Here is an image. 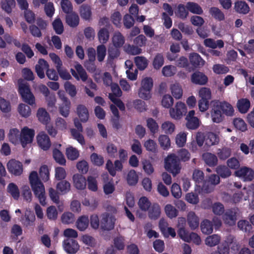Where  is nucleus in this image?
I'll return each mask as SVG.
<instances>
[{
    "instance_id": "45",
    "label": "nucleus",
    "mask_w": 254,
    "mask_h": 254,
    "mask_svg": "<svg viewBox=\"0 0 254 254\" xmlns=\"http://www.w3.org/2000/svg\"><path fill=\"white\" fill-rule=\"evenodd\" d=\"M209 13L215 19L219 21L223 20L225 18L223 13L217 7H211L209 9Z\"/></svg>"
},
{
    "instance_id": "18",
    "label": "nucleus",
    "mask_w": 254,
    "mask_h": 254,
    "mask_svg": "<svg viewBox=\"0 0 254 254\" xmlns=\"http://www.w3.org/2000/svg\"><path fill=\"white\" fill-rule=\"evenodd\" d=\"M76 112L80 121L82 123L88 121L89 117L88 109L83 105H79L76 108Z\"/></svg>"
},
{
    "instance_id": "2",
    "label": "nucleus",
    "mask_w": 254,
    "mask_h": 254,
    "mask_svg": "<svg viewBox=\"0 0 254 254\" xmlns=\"http://www.w3.org/2000/svg\"><path fill=\"white\" fill-rule=\"evenodd\" d=\"M164 167L167 171L175 176L181 171L180 159L175 154L169 155L165 160Z\"/></svg>"
},
{
    "instance_id": "1",
    "label": "nucleus",
    "mask_w": 254,
    "mask_h": 254,
    "mask_svg": "<svg viewBox=\"0 0 254 254\" xmlns=\"http://www.w3.org/2000/svg\"><path fill=\"white\" fill-rule=\"evenodd\" d=\"M29 180L35 196L38 198L42 205H45L46 204L45 187L36 171H33L30 173Z\"/></svg>"
},
{
    "instance_id": "60",
    "label": "nucleus",
    "mask_w": 254,
    "mask_h": 254,
    "mask_svg": "<svg viewBox=\"0 0 254 254\" xmlns=\"http://www.w3.org/2000/svg\"><path fill=\"white\" fill-rule=\"evenodd\" d=\"M106 48L103 44L98 46L97 48V57L99 62H102L106 55Z\"/></svg>"
},
{
    "instance_id": "24",
    "label": "nucleus",
    "mask_w": 254,
    "mask_h": 254,
    "mask_svg": "<svg viewBox=\"0 0 254 254\" xmlns=\"http://www.w3.org/2000/svg\"><path fill=\"white\" fill-rule=\"evenodd\" d=\"M21 132L16 128H12L9 130L8 134V138L9 141L14 145L18 144L20 143Z\"/></svg>"
},
{
    "instance_id": "5",
    "label": "nucleus",
    "mask_w": 254,
    "mask_h": 254,
    "mask_svg": "<svg viewBox=\"0 0 254 254\" xmlns=\"http://www.w3.org/2000/svg\"><path fill=\"white\" fill-rule=\"evenodd\" d=\"M220 183V177L218 175L212 174L205 180L202 185V191L205 193L212 192L214 187Z\"/></svg>"
},
{
    "instance_id": "4",
    "label": "nucleus",
    "mask_w": 254,
    "mask_h": 254,
    "mask_svg": "<svg viewBox=\"0 0 254 254\" xmlns=\"http://www.w3.org/2000/svg\"><path fill=\"white\" fill-rule=\"evenodd\" d=\"M8 172L14 176H20L23 172L22 163L15 159L9 160L6 164Z\"/></svg>"
},
{
    "instance_id": "63",
    "label": "nucleus",
    "mask_w": 254,
    "mask_h": 254,
    "mask_svg": "<svg viewBox=\"0 0 254 254\" xmlns=\"http://www.w3.org/2000/svg\"><path fill=\"white\" fill-rule=\"evenodd\" d=\"M61 5L62 10L64 13L68 14L72 12V5L69 0H62Z\"/></svg>"
},
{
    "instance_id": "42",
    "label": "nucleus",
    "mask_w": 254,
    "mask_h": 254,
    "mask_svg": "<svg viewBox=\"0 0 254 254\" xmlns=\"http://www.w3.org/2000/svg\"><path fill=\"white\" fill-rule=\"evenodd\" d=\"M171 90L173 96L177 99H179L183 96L182 87L179 84H174L171 86Z\"/></svg>"
},
{
    "instance_id": "61",
    "label": "nucleus",
    "mask_w": 254,
    "mask_h": 254,
    "mask_svg": "<svg viewBox=\"0 0 254 254\" xmlns=\"http://www.w3.org/2000/svg\"><path fill=\"white\" fill-rule=\"evenodd\" d=\"M90 159L92 163L97 166H102L104 162L103 157L96 153H93L91 155Z\"/></svg>"
},
{
    "instance_id": "16",
    "label": "nucleus",
    "mask_w": 254,
    "mask_h": 254,
    "mask_svg": "<svg viewBox=\"0 0 254 254\" xmlns=\"http://www.w3.org/2000/svg\"><path fill=\"white\" fill-rule=\"evenodd\" d=\"M61 98L63 101V103L59 107L60 113L64 117H67L69 113L70 101L64 95L61 96Z\"/></svg>"
},
{
    "instance_id": "14",
    "label": "nucleus",
    "mask_w": 254,
    "mask_h": 254,
    "mask_svg": "<svg viewBox=\"0 0 254 254\" xmlns=\"http://www.w3.org/2000/svg\"><path fill=\"white\" fill-rule=\"evenodd\" d=\"M239 214L240 210L238 208H231L227 209L224 212L223 217L226 220H230L232 222H236Z\"/></svg>"
},
{
    "instance_id": "11",
    "label": "nucleus",
    "mask_w": 254,
    "mask_h": 254,
    "mask_svg": "<svg viewBox=\"0 0 254 254\" xmlns=\"http://www.w3.org/2000/svg\"><path fill=\"white\" fill-rule=\"evenodd\" d=\"M190 79L192 83L200 85H205L208 80L207 76L204 73L198 70L191 75Z\"/></svg>"
},
{
    "instance_id": "21",
    "label": "nucleus",
    "mask_w": 254,
    "mask_h": 254,
    "mask_svg": "<svg viewBox=\"0 0 254 254\" xmlns=\"http://www.w3.org/2000/svg\"><path fill=\"white\" fill-rule=\"evenodd\" d=\"M237 106L238 111L242 114L248 112L251 107V102L247 98H242L238 100Z\"/></svg>"
},
{
    "instance_id": "34",
    "label": "nucleus",
    "mask_w": 254,
    "mask_h": 254,
    "mask_svg": "<svg viewBox=\"0 0 254 254\" xmlns=\"http://www.w3.org/2000/svg\"><path fill=\"white\" fill-rule=\"evenodd\" d=\"M219 141V137L213 132H209L205 136V145L208 146H211L217 144Z\"/></svg>"
},
{
    "instance_id": "27",
    "label": "nucleus",
    "mask_w": 254,
    "mask_h": 254,
    "mask_svg": "<svg viewBox=\"0 0 254 254\" xmlns=\"http://www.w3.org/2000/svg\"><path fill=\"white\" fill-rule=\"evenodd\" d=\"M60 181L57 184L56 189L62 194H66L70 190V184L66 180H62Z\"/></svg>"
},
{
    "instance_id": "28",
    "label": "nucleus",
    "mask_w": 254,
    "mask_h": 254,
    "mask_svg": "<svg viewBox=\"0 0 254 254\" xmlns=\"http://www.w3.org/2000/svg\"><path fill=\"white\" fill-rule=\"evenodd\" d=\"M80 14L82 19L90 20L92 15L91 7L87 4H82L80 7Z\"/></svg>"
},
{
    "instance_id": "13",
    "label": "nucleus",
    "mask_w": 254,
    "mask_h": 254,
    "mask_svg": "<svg viewBox=\"0 0 254 254\" xmlns=\"http://www.w3.org/2000/svg\"><path fill=\"white\" fill-rule=\"evenodd\" d=\"M212 120L213 122L219 123L223 120V114L220 110V108L217 101L215 102L212 105L211 111Z\"/></svg>"
},
{
    "instance_id": "41",
    "label": "nucleus",
    "mask_w": 254,
    "mask_h": 254,
    "mask_svg": "<svg viewBox=\"0 0 254 254\" xmlns=\"http://www.w3.org/2000/svg\"><path fill=\"white\" fill-rule=\"evenodd\" d=\"M217 154L220 160H225L230 156L231 149L226 147H223L221 149H218Z\"/></svg>"
},
{
    "instance_id": "44",
    "label": "nucleus",
    "mask_w": 254,
    "mask_h": 254,
    "mask_svg": "<svg viewBox=\"0 0 254 254\" xmlns=\"http://www.w3.org/2000/svg\"><path fill=\"white\" fill-rule=\"evenodd\" d=\"M186 7L183 4H179L178 5L177 10L175 12L178 17L182 19H185L187 17L189 12L186 9Z\"/></svg>"
},
{
    "instance_id": "62",
    "label": "nucleus",
    "mask_w": 254,
    "mask_h": 254,
    "mask_svg": "<svg viewBox=\"0 0 254 254\" xmlns=\"http://www.w3.org/2000/svg\"><path fill=\"white\" fill-rule=\"evenodd\" d=\"M53 27L57 34H61L64 31V26L60 18H56L53 22Z\"/></svg>"
},
{
    "instance_id": "3",
    "label": "nucleus",
    "mask_w": 254,
    "mask_h": 254,
    "mask_svg": "<svg viewBox=\"0 0 254 254\" xmlns=\"http://www.w3.org/2000/svg\"><path fill=\"white\" fill-rule=\"evenodd\" d=\"M18 91L24 102L30 105H33L35 104V97L31 92L28 85L25 84H20L19 87Z\"/></svg>"
},
{
    "instance_id": "57",
    "label": "nucleus",
    "mask_w": 254,
    "mask_h": 254,
    "mask_svg": "<svg viewBox=\"0 0 254 254\" xmlns=\"http://www.w3.org/2000/svg\"><path fill=\"white\" fill-rule=\"evenodd\" d=\"M66 92L71 97H74L77 93L76 87L69 81H66L64 84Z\"/></svg>"
},
{
    "instance_id": "39",
    "label": "nucleus",
    "mask_w": 254,
    "mask_h": 254,
    "mask_svg": "<svg viewBox=\"0 0 254 254\" xmlns=\"http://www.w3.org/2000/svg\"><path fill=\"white\" fill-rule=\"evenodd\" d=\"M164 210L166 215L171 219L176 217L178 215V210L171 204H167Z\"/></svg>"
},
{
    "instance_id": "59",
    "label": "nucleus",
    "mask_w": 254,
    "mask_h": 254,
    "mask_svg": "<svg viewBox=\"0 0 254 254\" xmlns=\"http://www.w3.org/2000/svg\"><path fill=\"white\" fill-rule=\"evenodd\" d=\"M108 52L109 57L111 59L114 60L118 58L120 55V47L114 45L111 46L108 48Z\"/></svg>"
},
{
    "instance_id": "33",
    "label": "nucleus",
    "mask_w": 254,
    "mask_h": 254,
    "mask_svg": "<svg viewBox=\"0 0 254 254\" xmlns=\"http://www.w3.org/2000/svg\"><path fill=\"white\" fill-rule=\"evenodd\" d=\"M53 158L56 162L61 165H65L66 163L64 155L59 149L54 148L53 150Z\"/></svg>"
},
{
    "instance_id": "51",
    "label": "nucleus",
    "mask_w": 254,
    "mask_h": 254,
    "mask_svg": "<svg viewBox=\"0 0 254 254\" xmlns=\"http://www.w3.org/2000/svg\"><path fill=\"white\" fill-rule=\"evenodd\" d=\"M233 125L236 128L242 131H245L247 129V124L241 118H235L233 120Z\"/></svg>"
},
{
    "instance_id": "56",
    "label": "nucleus",
    "mask_w": 254,
    "mask_h": 254,
    "mask_svg": "<svg viewBox=\"0 0 254 254\" xmlns=\"http://www.w3.org/2000/svg\"><path fill=\"white\" fill-rule=\"evenodd\" d=\"M144 146L146 149L150 152L155 153L157 152V146L156 142L152 139H148L145 141Z\"/></svg>"
},
{
    "instance_id": "26",
    "label": "nucleus",
    "mask_w": 254,
    "mask_h": 254,
    "mask_svg": "<svg viewBox=\"0 0 254 254\" xmlns=\"http://www.w3.org/2000/svg\"><path fill=\"white\" fill-rule=\"evenodd\" d=\"M37 117L39 121L44 125L48 124L50 121V117L49 113L43 108H39L38 110Z\"/></svg>"
},
{
    "instance_id": "37",
    "label": "nucleus",
    "mask_w": 254,
    "mask_h": 254,
    "mask_svg": "<svg viewBox=\"0 0 254 254\" xmlns=\"http://www.w3.org/2000/svg\"><path fill=\"white\" fill-rule=\"evenodd\" d=\"M99 42L102 44H105L109 39V32L106 28H101L98 33Z\"/></svg>"
},
{
    "instance_id": "43",
    "label": "nucleus",
    "mask_w": 254,
    "mask_h": 254,
    "mask_svg": "<svg viewBox=\"0 0 254 254\" xmlns=\"http://www.w3.org/2000/svg\"><path fill=\"white\" fill-rule=\"evenodd\" d=\"M134 62L137 68L141 70H144L148 65V61L144 57H136Z\"/></svg>"
},
{
    "instance_id": "52",
    "label": "nucleus",
    "mask_w": 254,
    "mask_h": 254,
    "mask_svg": "<svg viewBox=\"0 0 254 254\" xmlns=\"http://www.w3.org/2000/svg\"><path fill=\"white\" fill-rule=\"evenodd\" d=\"M65 154L67 158L70 160H76L79 156L78 150L72 147L67 148Z\"/></svg>"
},
{
    "instance_id": "47",
    "label": "nucleus",
    "mask_w": 254,
    "mask_h": 254,
    "mask_svg": "<svg viewBox=\"0 0 254 254\" xmlns=\"http://www.w3.org/2000/svg\"><path fill=\"white\" fill-rule=\"evenodd\" d=\"M39 176L40 179L46 182L48 181L50 178V173L48 167L47 165H42L39 169Z\"/></svg>"
},
{
    "instance_id": "64",
    "label": "nucleus",
    "mask_w": 254,
    "mask_h": 254,
    "mask_svg": "<svg viewBox=\"0 0 254 254\" xmlns=\"http://www.w3.org/2000/svg\"><path fill=\"white\" fill-rule=\"evenodd\" d=\"M88 188L91 191H96L98 190L97 182L96 178L93 176H88L87 179Z\"/></svg>"
},
{
    "instance_id": "19",
    "label": "nucleus",
    "mask_w": 254,
    "mask_h": 254,
    "mask_svg": "<svg viewBox=\"0 0 254 254\" xmlns=\"http://www.w3.org/2000/svg\"><path fill=\"white\" fill-rule=\"evenodd\" d=\"M192 179L195 182L196 186L201 188L202 190V185L205 181L203 172L200 170L195 169L193 172Z\"/></svg>"
},
{
    "instance_id": "30",
    "label": "nucleus",
    "mask_w": 254,
    "mask_h": 254,
    "mask_svg": "<svg viewBox=\"0 0 254 254\" xmlns=\"http://www.w3.org/2000/svg\"><path fill=\"white\" fill-rule=\"evenodd\" d=\"M220 237L216 234L209 236L206 238L204 241L205 244L210 247H213L217 245L220 242Z\"/></svg>"
},
{
    "instance_id": "29",
    "label": "nucleus",
    "mask_w": 254,
    "mask_h": 254,
    "mask_svg": "<svg viewBox=\"0 0 254 254\" xmlns=\"http://www.w3.org/2000/svg\"><path fill=\"white\" fill-rule=\"evenodd\" d=\"M186 8L190 12L196 14H202L203 10L201 6L197 3L193 2H188L186 5Z\"/></svg>"
},
{
    "instance_id": "48",
    "label": "nucleus",
    "mask_w": 254,
    "mask_h": 254,
    "mask_svg": "<svg viewBox=\"0 0 254 254\" xmlns=\"http://www.w3.org/2000/svg\"><path fill=\"white\" fill-rule=\"evenodd\" d=\"M15 4L14 0H4L1 2L2 9L8 13L11 12L12 8L15 6Z\"/></svg>"
},
{
    "instance_id": "17",
    "label": "nucleus",
    "mask_w": 254,
    "mask_h": 254,
    "mask_svg": "<svg viewBox=\"0 0 254 254\" xmlns=\"http://www.w3.org/2000/svg\"><path fill=\"white\" fill-rule=\"evenodd\" d=\"M73 181L75 187L80 190H84L86 186L85 178L82 175L76 174L73 176Z\"/></svg>"
},
{
    "instance_id": "20",
    "label": "nucleus",
    "mask_w": 254,
    "mask_h": 254,
    "mask_svg": "<svg viewBox=\"0 0 254 254\" xmlns=\"http://www.w3.org/2000/svg\"><path fill=\"white\" fill-rule=\"evenodd\" d=\"M65 21L67 25L71 27H76L79 24V18L75 12H71L66 14Z\"/></svg>"
},
{
    "instance_id": "15",
    "label": "nucleus",
    "mask_w": 254,
    "mask_h": 254,
    "mask_svg": "<svg viewBox=\"0 0 254 254\" xmlns=\"http://www.w3.org/2000/svg\"><path fill=\"white\" fill-rule=\"evenodd\" d=\"M189 60L192 66L196 68L202 66L205 63L204 60L196 53H191L189 56Z\"/></svg>"
},
{
    "instance_id": "7",
    "label": "nucleus",
    "mask_w": 254,
    "mask_h": 254,
    "mask_svg": "<svg viewBox=\"0 0 254 254\" xmlns=\"http://www.w3.org/2000/svg\"><path fill=\"white\" fill-rule=\"evenodd\" d=\"M187 107L185 103L182 102L177 103L175 108L170 109V116L175 119H180L187 113Z\"/></svg>"
},
{
    "instance_id": "38",
    "label": "nucleus",
    "mask_w": 254,
    "mask_h": 254,
    "mask_svg": "<svg viewBox=\"0 0 254 254\" xmlns=\"http://www.w3.org/2000/svg\"><path fill=\"white\" fill-rule=\"evenodd\" d=\"M164 63V58L162 54L158 53L155 56L153 61V66L156 69H159Z\"/></svg>"
},
{
    "instance_id": "12",
    "label": "nucleus",
    "mask_w": 254,
    "mask_h": 254,
    "mask_svg": "<svg viewBox=\"0 0 254 254\" xmlns=\"http://www.w3.org/2000/svg\"><path fill=\"white\" fill-rule=\"evenodd\" d=\"M64 248L67 253L74 254L78 251L79 246L75 240L67 238L64 242Z\"/></svg>"
},
{
    "instance_id": "36",
    "label": "nucleus",
    "mask_w": 254,
    "mask_h": 254,
    "mask_svg": "<svg viewBox=\"0 0 254 254\" xmlns=\"http://www.w3.org/2000/svg\"><path fill=\"white\" fill-rule=\"evenodd\" d=\"M113 45L122 47L125 43V40L123 35L119 32L115 33L112 38Z\"/></svg>"
},
{
    "instance_id": "6",
    "label": "nucleus",
    "mask_w": 254,
    "mask_h": 254,
    "mask_svg": "<svg viewBox=\"0 0 254 254\" xmlns=\"http://www.w3.org/2000/svg\"><path fill=\"white\" fill-rule=\"evenodd\" d=\"M35 135L33 129L29 128L27 127H24L21 131L20 143L24 148L27 144L32 143Z\"/></svg>"
},
{
    "instance_id": "54",
    "label": "nucleus",
    "mask_w": 254,
    "mask_h": 254,
    "mask_svg": "<svg viewBox=\"0 0 254 254\" xmlns=\"http://www.w3.org/2000/svg\"><path fill=\"white\" fill-rule=\"evenodd\" d=\"M199 96L200 99L208 100L211 99V92L210 89L207 87H201L199 90Z\"/></svg>"
},
{
    "instance_id": "8",
    "label": "nucleus",
    "mask_w": 254,
    "mask_h": 254,
    "mask_svg": "<svg viewBox=\"0 0 254 254\" xmlns=\"http://www.w3.org/2000/svg\"><path fill=\"white\" fill-rule=\"evenodd\" d=\"M74 67L76 71L72 68L70 69L72 76L77 80L81 79L83 82L86 81L87 80L88 75L82 66L77 63L74 65Z\"/></svg>"
},
{
    "instance_id": "10",
    "label": "nucleus",
    "mask_w": 254,
    "mask_h": 254,
    "mask_svg": "<svg viewBox=\"0 0 254 254\" xmlns=\"http://www.w3.org/2000/svg\"><path fill=\"white\" fill-rule=\"evenodd\" d=\"M38 146L43 150L47 151L51 146V142L49 136L44 132H40L37 136Z\"/></svg>"
},
{
    "instance_id": "31",
    "label": "nucleus",
    "mask_w": 254,
    "mask_h": 254,
    "mask_svg": "<svg viewBox=\"0 0 254 254\" xmlns=\"http://www.w3.org/2000/svg\"><path fill=\"white\" fill-rule=\"evenodd\" d=\"M235 9L239 13L247 14L250 10L248 4L243 1H238L235 2Z\"/></svg>"
},
{
    "instance_id": "32",
    "label": "nucleus",
    "mask_w": 254,
    "mask_h": 254,
    "mask_svg": "<svg viewBox=\"0 0 254 254\" xmlns=\"http://www.w3.org/2000/svg\"><path fill=\"white\" fill-rule=\"evenodd\" d=\"M7 191L14 199H18L20 196V192L16 184L13 183H9L7 187Z\"/></svg>"
},
{
    "instance_id": "9",
    "label": "nucleus",
    "mask_w": 254,
    "mask_h": 254,
    "mask_svg": "<svg viewBox=\"0 0 254 254\" xmlns=\"http://www.w3.org/2000/svg\"><path fill=\"white\" fill-rule=\"evenodd\" d=\"M237 177H241L245 181H251L254 178V171L247 167H243L235 172Z\"/></svg>"
},
{
    "instance_id": "53",
    "label": "nucleus",
    "mask_w": 254,
    "mask_h": 254,
    "mask_svg": "<svg viewBox=\"0 0 254 254\" xmlns=\"http://www.w3.org/2000/svg\"><path fill=\"white\" fill-rule=\"evenodd\" d=\"M158 141L161 147L164 150L167 149L170 146V140L167 135H161L159 136Z\"/></svg>"
},
{
    "instance_id": "25",
    "label": "nucleus",
    "mask_w": 254,
    "mask_h": 254,
    "mask_svg": "<svg viewBox=\"0 0 254 254\" xmlns=\"http://www.w3.org/2000/svg\"><path fill=\"white\" fill-rule=\"evenodd\" d=\"M220 108L223 114H225L227 116H232L234 113V109L232 106L227 102L217 101Z\"/></svg>"
},
{
    "instance_id": "22",
    "label": "nucleus",
    "mask_w": 254,
    "mask_h": 254,
    "mask_svg": "<svg viewBox=\"0 0 254 254\" xmlns=\"http://www.w3.org/2000/svg\"><path fill=\"white\" fill-rule=\"evenodd\" d=\"M202 159L204 162L209 167H214L217 164V157L211 153L206 152L203 153Z\"/></svg>"
},
{
    "instance_id": "23",
    "label": "nucleus",
    "mask_w": 254,
    "mask_h": 254,
    "mask_svg": "<svg viewBox=\"0 0 254 254\" xmlns=\"http://www.w3.org/2000/svg\"><path fill=\"white\" fill-rule=\"evenodd\" d=\"M161 214V208L157 203H154L148 209V216L153 220L158 219Z\"/></svg>"
},
{
    "instance_id": "40",
    "label": "nucleus",
    "mask_w": 254,
    "mask_h": 254,
    "mask_svg": "<svg viewBox=\"0 0 254 254\" xmlns=\"http://www.w3.org/2000/svg\"><path fill=\"white\" fill-rule=\"evenodd\" d=\"M216 172L219 177L223 178L229 177L231 175V171L225 166H218L216 168Z\"/></svg>"
},
{
    "instance_id": "46",
    "label": "nucleus",
    "mask_w": 254,
    "mask_h": 254,
    "mask_svg": "<svg viewBox=\"0 0 254 254\" xmlns=\"http://www.w3.org/2000/svg\"><path fill=\"white\" fill-rule=\"evenodd\" d=\"M18 111L19 114L23 117L27 118L31 115L30 107L24 104L21 103L19 105Z\"/></svg>"
},
{
    "instance_id": "55",
    "label": "nucleus",
    "mask_w": 254,
    "mask_h": 254,
    "mask_svg": "<svg viewBox=\"0 0 254 254\" xmlns=\"http://www.w3.org/2000/svg\"><path fill=\"white\" fill-rule=\"evenodd\" d=\"M147 127L150 132L153 134L157 132L158 130V125L156 121L152 118H149L146 120Z\"/></svg>"
},
{
    "instance_id": "50",
    "label": "nucleus",
    "mask_w": 254,
    "mask_h": 254,
    "mask_svg": "<svg viewBox=\"0 0 254 254\" xmlns=\"http://www.w3.org/2000/svg\"><path fill=\"white\" fill-rule=\"evenodd\" d=\"M213 72L217 74H226L229 72V68L224 64H215L212 67Z\"/></svg>"
},
{
    "instance_id": "35",
    "label": "nucleus",
    "mask_w": 254,
    "mask_h": 254,
    "mask_svg": "<svg viewBox=\"0 0 254 254\" xmlns=\"http://www.w3.org/2000/svg\"><path fill=\"white\" fill-rule=\"evenodd\" d=\"M138 177L134 170H130L127 176V181L128 185L135 186L138 182Z\"/></svg>"
},
{
    "instance_id": "58",
    "label": "nucleus",
    "mask_w": 254,
    "mask_h": 254,
    "mask_svg": "<svg viewBox=\"0 0 254 254\" xmlns=\"http://www.w3.org/2000/svg\"><path fill=\"white\" fill-rule=\"evenodd\" d=\"M138 204L139 208L144 211H146L151 207V203L148 199L145 196L141 197L138 201Z\"/></svg>"
},
{
    "instance_id": "49",
    "label": "nucleus",
    "mask_w": 254,
    "mask_h": 254,
    "mask_svg": "<svg viewBox=\"0 0 254 254\" xmlns=\"http://www.w3.org/2000/svg\"><path fill=\"white\" fill-rule=\"evenodd\" d=\"M159 227L160 230L165 237H168L171 235L172 237L176 236V232L174 229L171 227H167L165 226V223H159Z\"/></svg>"
}]
</instances>
